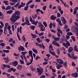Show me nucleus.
Wrapping results in <instances>:
<instances>
[{
	"instance_id": "obj_1",
	"label": "nucleus",
	"mask_w": 78,
	"mask_h": 78,
	"mask_svg": "<svg viewBox=\"0 0 78 78\" xmlns=\"http://www.w3.org/2000/svg\"><path fill=\"white\" fill-rule=\"evenodd\" d=\"M20 12L19 11H16L12 15V17L10 18V20L12 22V23H14L17 20L20 18Z\"/></svg>"
},
{
	"instance_id": "obj_2",
	"label": "nucleus",
	"mask_w": 78,
	"mask_h": 78,
	"mask_svg": "<svg viewBox=\"0 0 78 78\" xmlns=\"http://www.w3.org/2000/svg\"><path fill=\"white\" fill-rule=\"evenodd\" d=\"M40 68H37V72L38 73V75L39 76H41V75H42V74L43 73L44 71L43 70V69L41 67H40Z\"/></svg>"
},
{
	"instance_id": "obj_3",
	"label": "nucleus",
	"mask_w": 78,
	"mask_h": 78,
	"mask_svg": "<svg viewBox=\"0 0 78 78\" xmlns=\"http://www.w3.org/2000/svg\"><path fill=\"white\" fill-rule=\"evenodd\" d=\"M29 20H30V22H31L32 23V24H33V25H35V26H36V25H37L38 21H35V20H33L31 16H30Z\"/></svg>"
},
{
	"instance_id": "obj_4",
	"label": "nucleus",
	"mask_w": 78,
	"mask_h": 78,
	"mask_svg": "<svg viewBox=\"0 0 78 78\" xmlns=\"http://www.w3.org/2000/svg\"><path fill=\"white\" fill-rule=\"evenodd\" d=\"M23 57H24V58L26 65H27V66H30V64H31V62L29 63V62H28L27 59L26 58V57H25V56H23Z\"/></svg>"
},
{
	"instance_id": "obj_5",
	"label": "nucleus",
	"mask_w": 78,
	"mask_h": 78,
	"mask_svg": "<svg viewBox=\"0 0 78 78\" xmlns=\"http://www.w3.org/2000/svg\"><path fill=\"white\" fill-rule=\"evenodd\" d=\"M18 49L19 50V51L20 52L21 51H24L25 50V48H24V47L20 45V47H18Z\"/></svg>"
},
{
	"instance_id": "obj_6",
	"label": "nucleus",
	"mask_w": 78,
	"mask_h": 78,
	"mask_svg": "<svg viewBox=\"0 0 78 78\" xmlns=\"http://www.w3.org/2000/svg\"><path fill=\"white\" fill-rule=\"evenodd\" d=\"M52 43L53 45H55V46H57V47H59L60 46L59 44L57 41H52Z\"/></svg>"
},
{
	"instance_id": "obj_7",
	"label": "nucleus",
	"mask_w": 78,
	"mask_h": 78,
	"mask_svg": "<svg viewBox=\"0 0 78 78\" xmlns=\"http://www.w3.org/2000/svg\"><path fill=\"white\" fill-rule=\"evenodd\" d=\"M25 22L26 23V24L27 25H31V24L30 23L29 20L27 17H26L25 19Z\"/></svg>"
},
{
	"instance_id": "obj_8",
	"label": "nucleus",
	"mask_w": 78,
	"mask_h": 78,
	"mask_svg": "<svg viewBox=\"0 0 78 78\" xmlns=\"http://www.w3.org/2000/svg\"><path fill=\"white\" fill-rule=\"evenodd\" d=\"M39 27L40 28L41 31H45V27L43 24H41L40 26H39Z\"/></svg>"
},
{
	"instance_id": "obj_9",
	"label": "nucleus",
	"mask_w": 78,
	"mask_h": 78,
	"mask_svg": "<svg viewBox=\"0 0 78 78\" xmlns=\"http://www.w3.org/2000/svg\"><path fill=\"white\" fill-rule=\"evenodd\" d=\"M71 76L73 77H74V78H77L78 77V73H73L71 74Z\"/></svg>"
},
{
	"instance_id": "obj_10",
	"label": "nucleus",
	"mask_w": 78,
	"mask_h": 78,
	"mask_svg": "<svg viewBox=\"0 0 78 78\" xmlns=\"http://www.w3.org/2000/svg\"><path fill=\"white\" fill-rule=\"evenodd\" d=\"M56 61L58 62L60 64H62L64 62H63V61L62 60L60 59H58L56 60Z\"/></svg>"
},
{
	"instance_id": "obj_11",
	"label": "nucleus",
	"mask_w": 78,
	"mask_h": 78,
	"mask_svg": "<svg viewBox=\"0 0 78 78\" xmlns=\"http://www.w3.org/2000/svg\"><path fill=\"white\" fill-rule=\"evenodd\" d=\"M0 19L1 20H3L4 19V15L3 13L0 12Z\"/></svg>"
},
{
	"instance_id": "obj_12",
	"label": "nucleus",
	"mask_w": 78,
	"mask_h": 78,
	"mask_svg": "<svg viewBox=\"0 0 78 78\" xmlns=\"http://www.w3.org/2000/svg\"><path fill=\"white\" fill-rule=\"evenodd\" d=\"M12 64L13 66L16 67L17 66V65L18 64V62L17 61H15L12 62Z\"/></svg>"
},
{
	"instance_id": "obj_13",
	"label": "nucleus",
	"mask_w": 78,
	"mask_h": 78,
	"mask_svg": "<svg viewBox=\"0 0 78 78\" xmlns=\"http://www.w3.org/2000/svg\"><path fill=\"white\" fill-rule=\"evenodd\" d=\"M23 66L22 65H18L17 66V69L18 70H22V68Z\"/></svg>"
},
{
	"instance_id": "obj_14",
	"label": "nucleus",
	"mask_w": 78,
	"mask_h": 78,
	"mask_svg": "<svg viewBox=\"0 0 78 78\" xmlns=\"http://www.w3.org/2000/svg\"><path fill=\"white\" fill-rule=\"evenodd\" d=\"M61 20L63 22L64 24H66V20L65 19V18L64 17H62L61 18Z\"/></svg>"
},
{
	"instance_id": "obj_15",
	"label": "nucleus",
	"mask_w": 78,
	"mask_h": 78,
	"mask_svg": "<svg viewBox=\"0 0 78 78\" xmlns=\"http://www.w3.org/2000/svg\"><path fill=\"white\" fill-rule=\"evenodd\" d=\"M56 19V17L54 15H52L50 17V19L51 20H55V19Z\"/></svg>"
},
{
	"instance_id": "obj_16",
	"label": "nucleus",
	"mask_w": 78,
	"mask_h": 78,
	"mask_svg": "<svg viewBox=\"0 0 78 78\" xmlns=\"http://www.w3.org/2000/svg\"><path fill=\"white\" fill-rule=\"evenodd\" d=\"M73 50V48H72V47H70L68 48V51L69 52V53H71Z\"/></svg>"
},
{
	"instance_id": "obj_17",
	"label": "nucleus",
	"mask_w": 78,
	"mask_h": 78,
	"mask_svg": "<svg viewBox=\"0 0 78 78\" xmlns=\"http://www.w3.org/2000/svg\"><path fill=\"white\" fill-rule=\"evenodd\" d=\"M59 19V18H58L56 20V21L57 22H58V23L61 26H62V23H61V21Z\"/></svg>"
},
{
	"instance_id": "obj_18",
	"label": "nucleus",
	"mask_w": 78,
	"mask_h": 78,
	"mask_svg": "<svg viewBox=\"0 0 78 78\" xmlns=\"http://www.w3.org/2000/svg\"><path fill=\"white\" fill-rule=\"evenodd\" d=\"M74 51H76L77 52H78V48H77V46L75 45L74 47Z\"/></svg>"
},
{
	"instance_id": "obj_19",
	"label": "nucleus",
	"mask_w": 78,
	"mask_h": 78,
	"mask_svg": "<svg viewBox=\"0 0 78 78\" xmlns=\"http://www.w3.org/2000/svg\"><path fill=\"white\" fill-rule=\"evenodd\" d=\"M62 67V65L58 64L56 66V68L57 69H60V68H61V67Z\"/></svg>"
},
{
	"instance_id": "obj_20",
	"label": "nucleus",
	"mask_w": 78,
	"mask_h": 78,
	"mask_svg": "<svg viewBox=\"0 0 78 78\" xmlns=\"http://www.w3.org/2000/svg\"><path fill=\"white\" fill-rule=\"evenodd\" d=\"M49 51L51 50V51H53V47H52V44H50L49 46Z\"/></svg>"
},
{
	"instance_id": "obj_21",
	"label": "nucleus",
	"mask_w": 78,
	"mask_h": 78,
	"mask_svg": "<svg viewBox=\"0 0 78 78\" xmlns=\"http://www.w3.org/2000/svg\"><path fill=\"white\" fill-rule=\"evenodd\" d=\"M31 36H32V38L33 39H36L37 37V36H36V35L35 34H31Z\"/></svg>"
},
{
	"instance_id": "obj_22",
	"label": "nucleus",
	"mask_w": 78,
	"mask_h": 78,
	"mask_svg": "<svg viewBox=\"0 0 78 78\" xmlns=\"http://www.w3.org/2000/svg\"><path fill=\"white\" fill-rule=\"evenodd\" d=\"M37 41L38 43H41V42H42V40H40V38H37Z\"/></svg>"
},
{
	"instance_id": "obj_23",
	"label": "nucleus",
	"mask_w": 78,
	"mask_h": 78,
	"mask_svg": "<svg viewBox=\"0 0 78 78\" xmlns=\"http://www.w3.org/2000/svg\"><path fill=\"white\" fill-rule=\"evenodd\" d=\"M11 6L8 5L6 8L5 9L6 11L7 10H10L11 9Z\"/></svg>"
},
{
	"instance_id": "obj_24",
	"label": "nucleus",
	"mask_w": 78,
	"mask_h": 78,
	"mask_svg": "<svg viewBox=\"0 0 78 78\" xmlns=\"http://www.w3.org/2000/svg\"><path fill=\"white\" fill-rule=\"evenodd\" d=\"M32 50L34 53H38V52H37V50L35 49L34 48H33Z\"/></svg>"
},
{
	"instance_id": "obj_25",
	"label": "nucleus",
	"mask_w": 78,
	"mask_h": 78,
	"mask_svg": "<svg viewBox=\"0 0 78 78\" xmlns=\"http://www.w3.org/2000/svg\"><path fill=\"white\" fill-rule=\"evenodd\" d=\"M66 34L67 35L69 36H72V35H73V34H72V32H67L66 33Z\"/></svg>"
},
{
	"instance_id": "obj_26",
	"label": "nucleus",
	"mask_w": 78,
	"mask_h": 78,
	"mask_svg": "<svg viewBox=\"0 0 78 78\" xmlns=\"http://www.w3.org/2000/svg\"><path fill=\"white\" fill-rule=\"evenodd\" d=\"M30 70H31L32 71V72H33L34 71H36V68H34L32 66L30 68Z\"/></svg>"
},
{
	"instance_id": "obj_27",
	"label": "nucleus",
	"mask_w": 78,
	"mask_h": 78,
	"mask_svg": "<svg viewBox=\"0 0 78 78\" xmlns=\"http://www.w3.org/2000/svg\"><path fill=\"white\" fill-rule=\"evenodd\" d=\"M49 52L51 54V55H53V56H54V55H55V51L52 52L50 50L49 51Z\"/></svg>"
},
{
	"instance_id": "obj_28",
	"label": "nucleus",
	"mask_w": 78,
	"mask_h": 78,
	"mask_svg": "<svg viewBox=\"0 0 78 78\" xmlns=\"http://www.w3.org/2000/svg\"><path fill=\"white\" fill-rule=\"evenodd\" d=\"M77 56H74L71 57V59H77Z\"/></svg>"
},
{
	"instance_id": "obj_29",
	"label": "nucleus",
	"mask_w": 78,
	"mask_h": 78,
	"mask_svg": "<svg viewBox=\"0 0 78 78\" xmlns=\"http://www.w3.org/2000/svg\"><path fill=\"white\" fill-rule=\"evenodd\" d=\"M41 9H37L36 10V12L37 14H39V12H40Z\"/></svg>"
},
{
	"instance_id": "obj_30",
	"label": "nucleus",
	"mask_w": 78,
	"mask_h": 78,
	"mask_svg": "<svg viewBox=\"0 0 78 78\" xmlns=\"http://www.w3.org/2000/svg\"><path fill=\"white\" fill-rule=\"evenodd\" d=\"M52 27H53V23H50V24L49 25V28L51 29L52 28Z\"/></svg>"
},
{
	"instance_id": "obj_31",
	"label": "nucleus",
	"mask_w": 78,
	"mask_h": 78,
	"mask_svg": "<svg viewBox=\"0 0 78 78\" xmlns=\"http://www.w3.org/2000/svg\"><path fill=\"white\" fill-rule=\"evenodd\" d=\"M3 3H5V5H9V4L8 3V1H4Z\"/></svg>"
},
{
	"instance_id": "obj_32",
	"label": "nucleus",
	"mask_w": 78,
	"mask_h": 78,
	"mask_svg": "<svg viewBox=\"0 0 78 78\" xmlns=\"http://www.w3.org/2000/svg\"><path fill=\"white\" fill-rule=\"evenodd\" d=\"M30 56H31L32 58L30 59V62H31V64H32L33 61V55H32Z\"/></svg>"
},
{
	"instance_id": "obj_33",
	"label": "nucleus",
	"mask_w": 78,
	"mask_h": 78,
	"mask_svg": "<svg viewBox=\"0 0 78 78\" xmlns=\"http://www.w3.org/2000/svg\"><path fill=\"white\" fill-rule=\"evenodd\" d=\"M12 12V10H9L7 12V14H11Z\"/></svg>"
},
{
	"instance_id": "obj_34",
	"label": "nucleus",
	"mask_w": 78,
	"mask_h": 78,
	"mask_svg": "<svg viewBox=\"0 0 78 78\" xmlns=\"http://www.w3.org/2000/svg\"><path fill=\"white\" fill-rule=\"evenodd\" d=\"M66 44L67 46L68 47H69V46L70 45V43L67 41L66 42Z\"/></svg>"
},
{
	"instance_id": "obj_35",
	"label": "nucleus",
	"mask_w": 78,
	"mask_h": 78,
	"mask_svg": "<svg viewBox=\"0 0 78 78\" xmlns=\"http://www.w3.org/2000/svg\"><path fill=\"white\" fill-rule=\"evenodd\" d=\"M55 40L56 41H59V40H60V37H55Z\"/></svg>"
},
{
	"instance_id": "obj_36",
	"label": "nucleus",
	"mask_w": 78,
	"mask_h": 78,
	"mask_svg": "<svg viewBox=\"0 0 78 78\" xmlns=\"http://www.w3.org/2000/svg\"><path fill=\"white\" fill-rule=\"evenodd\" d=\"M43 24L44 25V26L45 27H47V23L45 22H44L43 23Z\"/></svg>"
},
{
	"instance_id": "obj_37",
	"label": "nucleus",
	"mask_w": 78,
	"mask_h": 78,
	"mask_svg": "<svg viewBox=\"0 0 78 78\" xmlns=\"http://www.w3.org/2000/svg\"><path fill=\"white\" fill-rule=\"evenodd\" d=\"M57 30H58V32L59 33H60L61 34H62V31L61 30L58 28H57Z\"/></svg>"
},
{
	"instance_id": "obj_38",
	"label": "nucleus",
	"mask_w": 78,
	"mask_h": 78,
	"mask_svg": "<svg viewBox=\"0 0 78 78\" xmlns=\"http://www.w3.org/2000/svg\"><path fill=\"white\" fill-rule=\"evenodd\" d=\"M57 17H58L59 18V17H60L61 16V14L59 12L57 14Z\"/></svg>"
},
{
	"instance_id": "obj_39",
	"label": "nucleus",
	"mask_w": 78,
	"mask_h": 78,
	"mask_svg": "<svg viewBox=\"0 0 78 78\" xmlns=\"http://www.w3.org/2000/svg\"><path fill=\"white\" fill-rule=\"evenodd\" d=\"M10 69L11 70V71H13V72H15L16 71V69H14V68H11Z\"/></svg>"
},
{
	"instance_id": "obj_40",
	"label": "nucleus",
	"mask_w": 78,
	"mask_h": 78,
	"mask_svg": "<svg viewBox=\"0 0 78 78\" xmlns=\"http://www.w3.org/2000/svg\"><path fill=\"white\" fill-rule=\"evenodd\" d=\"M3 52H5V53H9V50H3Z\"/></svg>"
},
{
	"instance_id": "obj_41",
	"label": "nucleus",
	"mask_w": 78,
	"mask_h": 78,
	"mask_svg": "<svg viewBox=\"0 0 78 78\" xmlns=\"http://www.w3.org/2000/svg\"><path fill=\"white\" fill-rule=\"evenodd\" d=\"M21 53L22 55H23V56H25V55L26 54V53H27V52H22Z\"/></svg>"
},
{
	"instance_id": "obj_42",
	"label": "nucleus",
	"mask_w": 78,
	"mask_h": 78,
	"mask_svg": "<svg viewBox=\"0 0 78 78\" xmlns=\"http://www.w3.org/2000/svg\"><path fill=\"white\" fill-rule=\"evenodd\" d=\"M57 53L58 55H59L60 54V50L59 49H58L57 50Z\"/></svg>"
},
{
	"instance_id": "obj_43",
	"label": "nucleus",
	"mask_w": 78,
	"mask_h": 78,
	"mask_svg": "<svg viewBox=\"0 0 78 78\" xmlns=\"http://www.w3.org/2000/svg\"><path fill=\"white\" fill-rule=\"evenodd\" d=\"M71 38L72 39L73 41H74V42H75V41H76V40H75V37L72 36Z\"/></svg>"
},
{
	"instance_id": "obj_44",
	"label": "nucleus",
	"mask_w": 78,
	"mask_h": 78,
	"mask_svg": "<svg viewBox=\"0 0 78 78\" xmlns=\"http://www.w3.org/2000/svg\"><path fill=\"white\" fill-rule=\"evenodd\" d=\"M30 28L31 29L34 30V28H35V26H31Z\"/></svg>"
},
{
	"instance_id": "obj_45",
	"label": "nucleus",
	"mask_w": 78,
	"mask_h": 78,
	"mask_svg": "<svg viewBox=\"0 0 78 78\" xmlns=\"http://www.w3.org/2000/svg\"><path fill=\"white\" fill-rule=\"evenodd\" d=\"M46 8H47V6L45 5L42 8V9L43 11H45L46 10Z\"/></svg>"
},
{
	"instance_id": "obj_46",
	"label": "nucleus",
	"mask_w": 78,
	"mask_h": 78,
	"mask_svg": "<svg viewBox=\"0 0 78 78\" xmlns=\"http://www.w3.org/2000/svg\"><path fill=\"white\" fill-rule=\"evenodd\" d=\"M63 45L64 46V47H65L66 48H68V47L67 46V45L66 44V43H63Z\"/></svg>"
},
{
	"instance_id": "obj_47",
	"label": "nucleus",
	"mask_w": 78,
	"mask_h": 78,
	"mask_svg": "<svg viewBox=\"0 0 78 78\" xmlns=\"http://www.w3.org/2000/svg\"><path fill=\"white\" fill-rule=\"evenodd\" d=\"M5 68H10L11 67L9 65H5Z\"/></svg>"
},
{
	"instance_id": "obj_48",
	"label": "nucleus",
	"mask_w": 78,
	"mask_h": 78,
	"mask_svg": "<svg viewBox=\"0 0 78 78\" xmlns=\"http://www.w3.org/2000/svg\"><path fill=\"white\" fill-rule=\"evenodd\" d=\"M63 66L64 67H67V63L66 62H65L63 64Z\"/></svg>"
},
{
	"instance_id": "obj_49",
	"label": "nucleus",
	"mask_w": 78,
	"mask_h": 78,
	"mask_svg": "<svg viewBox=\"0 0 78 78\" xmlns=\"http://www.w3.org/2000/svg\"><path fill=\"white\" fill-rule=\"evenodd\" d=\"M43 35H44V33L43 32H41L38 34V35L39 36H42Z\"/></svg>"
},
{
	"instance_id": "obj_50",
	"label": "nucleus",
	"mask_w": 78,
	"mask_h": 78,
	"mask_svg": "<svg viewBox=\"0 0 78 78\" xmlns=\"http://www.w3.org/2000/svg\"><path fill=\"white\" fill-rule=\"evenodd\" d=\"M20 22L19 23H14V25L15 26H17V25H20Z\"/></svg>"
},
{
	"instance_id": "obj_51",
	"label": "nucleus",
	"mask_w": 78,
	"mask_h": 78,
	"mask_svg": "<svg viewBox=\"0 0 78 78\" xmlns=\"http://www.w3.org/2000/svg\"><path fill=\"white\" fill-rule=\"evenodd\" d=\"M20 62L22 64H24V62H23V61L21 59L20 60Z\"/></svg>"
},
{
	"instance_id": "obj_52",
	"label": "nucleus",
	"mask_w": 78,
	"mask_h": 78,
	"mask_svg": "<svg viewBox=\"0 0 78 78\" xmlns=\"http://www.w3.org/2000/svg\"><path fill=\"white\" fill-rule=\"evenodd\" d=\"M25 3H23V2H22L21 3V6H22V7H23V6H25Z\"/></svg>"
},
{
	"instance_id": "obj_53",
	"label": "nucleus",
	"mask_w": 78,
	"mask_h": 78,
	"mask_svg": "<svg viewBox=\"0 0 78 78\" xmlns=\"http://www.w3.org/2000/svg\"><path fill=\"white\" fill-rule=\"evenodd\" d=\"M12 31H14V30H15V29H14V25H12Z\"/></svg>"
},
{
	"instance_id": "obj_54",
	"label": "nucleus",
	"mask_w": 78,
	"mask_h": 78,
	"mask_svg": "<svg viewBox=\"0 0 78 78\" xmlns=\"http://www.w3.org/2000/svg\"><path fill=\"white\" fill-rule=\"evenodd\" d=\"M17 36L18 37V40H19V41H20V36H19V35L17 32Z\"/></svg>"
},
{
	"instance_id": "obj_55",
	"label": "nucleus",
	"mask_w": 78,
	"mask_h": 78,
	"mask_svg": "<svg viewBox=\"0 0 78 78\" xmlns=\"http://www.w3.org/2000/svg\"><path fill=\"white\" fill-rule=\"evenodd\" d=\"M38 59H41V57L39 56H37L35 57V59L36 60H37Z\"/></svg>"
},
{
	"instance_id": "obj_56",
	"label": "nucleus",
	"mask_w": 78,
	"mask_h": 78,
	"mask_svg": "<svg viewBox=\"0 0 78 78\" xmlns=\"http://www.w3.org/2000/svg\"><path fill=\"white\" fill-rule=\"evenodd\" d=\"M5 65L4 64L3 66L1 67V69H3V70L5 69Z\"/></svg>"
},
{
	"instance_id": "obj_57",
	"label": "nucleus",
	"mask_w": 78,
	"mask_h": 78,
	"mask_svg": "<svg viewBox=\"0 0 78 78\" xmlns=\"http://www.w3.org/2000/svg\"><path fill=\"white\" fill-rule=\"evenodd\" d=\"M29 53L30 55H32L33 54V52H32V51H29Z\"/></svg>"
},
{
	"instance_id": "obj_58",
	"label": "nucleus",
	"mask_w": 78,
	"mask_h": 78,
	"mask_svg": "<svg viewBox=\"0 0 78 78\" xmlns=\"http://www.w3.org/2000/svg\"><path fill=\"white\" fill-rule=\"evenodd\" d=\"M64 29L66 30L67 28H68V26L67 25L65 24Z\"/></svg>"
},
{
	"instance_id": "obj_59",
	"label": "nucleus",
	"mask_w": 78,
	"mask_h": 78,
	"mask_svg": "<svg viewBox=\"0 0 78 78\" xmlns=\"http://www.w3.org/2000/svg\"><path fill=\"white\" fill-rule=\"evenodd\" d=\"M72 66H73V67H75L76 66V64H75V63L74 62H72Z\"/></svg>"
},
{
	"instance_id": "obj_60",
	"label": "nucleus",
	"mask_w": 78,
	"mask_h": 78,
	"mask_svg": "<svg viewBox=\"0 0 78 78\" xmlns=\"http://www.w3.org/2000/svg\"><path fill=\"white\" fill-rule=\"evenodd\" d=\"M22 38L23 41H24V42H25V41H26V39H25V37L23 36Z\"/></svg>"
},
{
	"instance_id": "obj_61",
	"label": "nucleus",
	"mask_w": 78,
	"mask_h": 78,
	"mask_svg": "<svg viewBox=\"0 0 78 78\" xmlns=\"http://www.w3.org/2000/svg\"><path fill=\"white\" fill-rule=\"evenodd\" d=\"M77 13V11L76 10H74L73 15H76V14Z\"/></svg>"
},
{
	"instance_id": "obj_62",
	"label": "nucleus",
	"mask_w": 78,
	"mask_h": 78,
	"mask_svg": "<svg viewBox=\"0 0 78 78\" xmlns=\"http://www.w3.org/2000/svg\"><path fill=\"white\" fill-rule=\"evenodd\" d=\"M12 41H13V39L11 38L10 39L9 42H12Z\"/></svg>"
},
{
	"instance_id": "obj_63",
	"label": "nucleus",
	"mask_w": 78,
	"mask_h": 78,
	"mask_svg": "<svg viewBox=\"0 0 78 78\" xmlns=\"http://www.w3.org/2000/svg\"><path fill=\"white\" fill-rule=\"evenodd\" d=\"M45 78V76L44 75H42L40 76V78Z\"/></svg>"
},
{
	"instance_id": "obj_64",
	"label": "nucleus",
	"mask_w": 78,
	"mask_h": 78,
	"mask_svg": "<svg viewBox=\"0 0 78 78\" xmlns=\"http://www.w3.org/2000/svg\"><path fill=\"white\" fill-rule=\"evenodd\" d=\"M3 59L4 60H8V57H7L3 58Z\"/></svg>"
}]
</instances>
